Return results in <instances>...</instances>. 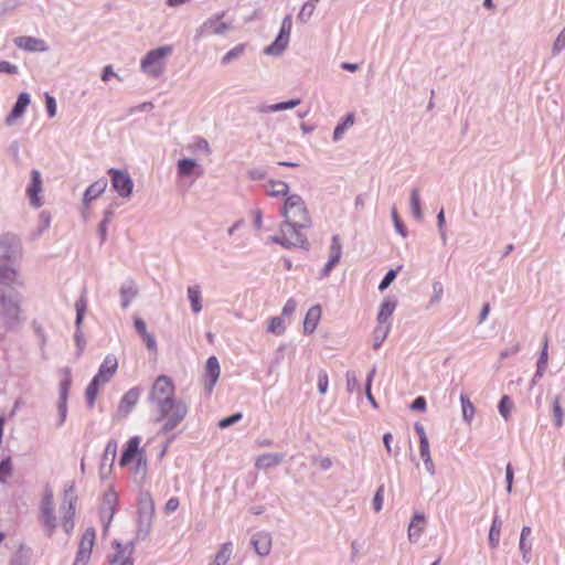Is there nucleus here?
Here are the masks:
<instances>
[{"instance_id": "nucleus-1", "label": "nucleus", "mask_w": 565, "mask_h": 565, "mask_svg": "<svg viewBox=\"0 0 565 565\" xmlns=\"http://www.w3.org/2000/svg\"><path fill=\"white\" fill-rule=\"evenodd\" d=\"M174 384L166 375H160L156 379L150 390L149 399L153 403L159 414L166 415L168 413V405L174 402Z\"/></svg>"}, {"instance_id": "nucleus-2", "label": "nucleus", "mask_w": 565, "mask_h": 565, "mask_svg": "<svg viewBox=\"0 0 565 565\" xmlns=\"http://www.w3.org/2000/svg\"><path fill=\"white\" fill-rule=\"evenodd\" d=\"M281 215L285 220L291 221L300 227H308L311 223L306 203L298 194H290L286 198L281 207Z\"/></svg>"}, {"instance_id": "nucleus-3", "label": "nucleus", "mask_w": 565, "mask_h": 565, "mask_svg": "<svg viewBox=\"0 0 565 565\" xmlns=\"http://www.w3.org/2000/svg\"><path fill=\"white\" fill-rule=\"evenodd\" d=\"M140 444L141 438L139 436H134L127 441L119 459L120 467H131L135 473L146 470L147 458L145 449L140 447Z\"/></svg>"}, {"instance_id": "nucleus-4", "label": "nucleus", "mask_w": 565, "mask_h": 565, "mask_svg": "<svg viewBox=\"0 0 565 565\" xmlns=\"http://www.w3.org/2000/svg\"><path fill=\"white\" fill-rule=\"evenodd\" d=\"M173 47L164 45L149 51L140 63L141 70L151 77H159L164 72L166 60L172 54Z\"/></svg>"}, {"instance_id": "nucleus-5", "label": "nucleus", "mask_w": 565, "mask_h": 565, "mask_svg": "<svg viewBox=\"0 0 565 565\" xmlns=\"http://www.w3.org/2000/svg\"><path fill=\"white\" fill-rule=\"evenodd\" d=\"M39 520L46 535L51 537L58 524V518L55 514L53 493L51 490H46L43 494Z\"/></svg>"}, {"instance_id": "nucleus-6", "label": "nucleus", "mask_w": 565, "mask_h": 565, "mask_svg": "<svg viewBox=\"0 0 565 565\" xmlns=\"http://www.w3.org/2000/svg\"><path fill=\"white\" fill-rule=\"evenodd\" d=\"M300 225L294 224V222L285 220L280 227V235L276 238L278 243L284 246H302L306 243V237L301 234Z\"/></svg>"}, {"instance_id": "nucleus-7", "label": "nucleus", "mask_w": 565, "mask_h": 565, "mask_svg": "<svg viewBox=\"0 0 565 565\" xmlns=\"http://www.w3.org/2000/svg\"><path fill=\"white\" fill-rule=\"evenodd\" d=\"M188 413L186 405L181 401H174L168 405V413L166 415L159 414L157 422L166 419L163 431L168 433L174 429Z\"/></svg>"}, {"instance_id": "nucleus-8", "label": "nucleus", "mask_w": 565, "mask_h": 565, "mask_svg": "<svg viewBox=\"0 0 565 565\" xmlns=\"http://www.w3.org/2000/svg\"><path fill=\"white\" fill-rule=\"evenodd\" d=\"M108 174L110 175L114 190L121 198H129L134 188L130 175L127 172L117 169H109Z\"/></svg>"}, {"instance_id": "nucleus-9", "label": "nucleus", "mask_w": 565, "mask_h": 565, "mask_svg": "<svg viewBox=\"0 0 565 565\" xmlns=\"http://www.w3.org/2000/svg\"><path fill=\"white\" fill-rule=\"evenodd\" d=\"M95 544L94 530H86L81 537L78 551L73 565H87Z\"/></svg>"}, {"instance_id": "nucleus-10", "label": "nucleus", "mask_w": 565, "mask_h": 565, "mask_svg": "<svg viewBox=\"0 0 565 565\" xmlns=\"http://www.w3.org/2000/svg\"><path fill=\"white\" fill-rule=\"evenodd\" d=\"M292 28V21L291 17L287 15L284 18L281 22L280 32L276 39V41L266 47L265 53L266 54H280L288 45L289 38L291 33Z\"/></svg>"}, {"instance_id": "nucleus-11", "label": "nucleus", "mask_w": 565, "mask_h": 565, "mask_svg": "<svg viewBox=\"0 0 565 565\" xmlns=\"http://www.w3.org/2000/svg\"><path fill=\"white\" fill-rule=\"evenodd\" d=\"M43 190V182L41 178V173L39 170H32L31 172V182L26 189V195L30 200V203L34 207H40L42 205V198L40 193Z\"/></svg>"}, {"instance_id": "nucleus-12", "label": "nucleus", "mask_w": 565, "mask_h": 565, "mask_svg": "<svg viewBox=\"0 0 565 565\" xmlns=\"http://www.w3.org/2000/svg\"><path fill=\"white\" fill-rule=\"evenodd\" d=\"M115 553L113 557L109 559L110 563H119V565H134L132 554L135 551V546L132 543L121 544L115 542L113 544Z\"/></svg>"}, {"instance_id": "nucleus-13", "label": "nucleus", "mask_w": 565, "mask_h": 565, "mask_svg": "<svg viewBox=\"0 0 565 565\" xmlns=\"http://www.w3.org/2000/svg\"><path fill=\"white\" fill-rule=\"evenodd\" d=\"M138 513L141 522L150 525L154 515V502L150 493L146 492L141 494L138 500Z\"/></svg>"}, {"instance_id": "nucleus-14", "label": "nucleus", "mask_w": 565, "mask_h": 565, "mask_svg": "<svg viewBox=\"0 0 565 565\" xmlns=\"http://www.w3.org/2000/svg\"><path fill=\"white\" fill-rule=\"evenodd\" d=\"M118 369V361L114 355H107L99 366L98 373L94 376L104 384L108 383L116 374Z\"/></svg>"}, {"instance_id": "nucleus-15", "label": "nucleus", "mask_w": 565, "mask_h": 565, "mask_svg": "<svg viewBox=\"0 0 565 565\" xmlns=\"http://www.w3.org/2000/svg\"><path fill=\"white\" fill-rule=\"evenodd\" d=\"M14 44L19 49L29 52H44L47 50L46 43L43 40L33 36H18L14 39Z\"/></svg>"}, {"instance_id": "nucleus-16", "label": "nucleus", "mask_w": 565, "mask_h": 565, "mask_svg": "<svg viewBox=\"0 0 565 565\" xmlns=\"http://www.w3.org/2000/svg\"><path fill=\"white\" fill-rule=\"evenodd\" d=\"M140 397L139 388H131L125 393L118 405V413L121 416H127L137 405Z\"/></svg>"}, {"instance_id": "nucleus-17", "label": "nucleus", "mask_w": 565, "mask_h": 565, "mask_svg": "<svg viewBox=\"0 0 565 565\" xmlns=\"http://www.w3.org/2000/svg\"><path fill=\"white\" fill-rule=\"evenodd\" d=\"M342 255V245L340 237L338 235H334L332 237L330 252H329V260L324 266L323 274L329 275V273L332 270V268L339 263Z\"/></svg>"}, {"instance_id": "nucleus-18", "label": "nucleus", "mask_w": 565, "mask_h": 565, "mask_svg": "<svg viewBox=\"0 0 565 565\" xmlns=\"http://www.w3.org/2000/svg\"><path fill=\"white\" fill-rule=\"evenodd\" d=\"M252 544L258 555L266 556L271 548V537L268 533L259 532L253 536Z\"/></svg>"}, {"instance_id": "nucleus-19", "label": "nucleus", "mask_w": 565, "mask_h": 565, "mask_svg": "<svg viewBox=\"0 0 565 565\" xmlns=\"http://www.w3.org/2000/svg\"><path fill=\"white\" fill-rule=\"evenodd\" d=\"M0 303H1L2 313L7 319H9L11 321L19 320L20 306H19L18 300L7 298L3 296L0 299Z\"/></svg>"}, {"instance_id": "nucleus-20", "label": "nucleus", "mask_w": 565, "mask_h": 565, "mask_svg": "<svg viewBox=\"0 0 565 565\" xmlns=\"http://www.w3.org/2000/svg\"><path fill=\"white\" fill-rule=\"evenodd\" d=\"M30 105V96L28 93H21L18 97V100L11 110L10 115L7 117V124H13L18 118H20L26 107Z\"/></svg>"}, {"instance_id": "nucleus-21", "label": "nucleus", "mask_w": 565, "mask_h": 565, "mask_svg": "<svg viewBox=\"0 0 565 565\" xmlns=\"http://www.w3.org/2000/svg\"><path fill=\"white\" fill-rule=\"evenodd\" d=\"M321 319V308L320 306H313L311 307L303 321V331L305 333H312Z\"/></svg>"}, {"instance_id": "nucleus-22", "label": "nucleus", "mask_w": 565, "mask_h": 565, "mask_svg": "<svg viewBox=\"0 0 565 565\" xmlns=\"http://www.w3.org/2000/svg\"><path fill=\"white\" fill-rule=\"evenodd\" d=\"M75 508L72 503L60 510L61 526L70 535L74 529Z\"/></svg>"}, {"instance_id": "nucleus-23", "label": "nucleus", "mask_w": 565, "mask_h": 565, "mask_svg": "<svg viewBox=\"0 0 565 565\" xmlns=\"http://www.w3.org/2000/svg\"><path fill=\"white\" fill-rule=\"evenodd\" d=\"M107 188V181L105 179H99L90 184L84 194V203L88 205L92 201L97 199L100 194L105 192Z\"/></svg>"}, {"instance_id": "nucleus-24", "label": "nucleus", "mask_w": 565, "mask_h": 565, "mask_svg": "<svg viewBox=\"0 0 565 565\" xmlns=\"http://www.w3.org/2000/svg\"><path fill=\"white\" fill-rule=\"evenodd\" d=\"M425 530V516L420 513L414 515L408 526V537L411 541H417Z\"/></svg>"}, {"instance_id": "nucleus-25", "label": "nucleus", "mask_w": 565, "mask_h": 565, "mask_svg": "<svg viewBox=\"0 0 565 565\" xmlns=\"http://www.w3.org/2000/svg\"><path fill=\"white\" fill-rule=\"evenodd\" d=\"M205 376L209 381V388L211 390L220 376V364L215 356H210L206 361Z\"/></svg>"}, {"instance_id": "nucleus-26", "label": "nucleus", "mask_w": 565, "mask_h": 565, "mask_svg": "<svg viewBox=\"0 0 565 565\" xmlns=\"http://www.w3.org/2000/svg\"><path fill=\"white\" fill-rule=\"evenodd\" d=\"M71 384H72L71 371H70V369H65L63 372V380L61 381V384H60V399H61L60 408L63 411H65V408H66L67 395H68Z\"/></svg>"}, {"instance_id": "nucleus-27", "label": "nucleus", "mask_w": 565, "mask_h": 565, "mask_svg": "<svg viewBox=\"0 0 565 565\" xmlns=\"http://www.w3.org/2000/svg\"><path fill=\"white\" fill-rule=\"evenodd\" d=\"M419 452L427 471L434 473V462L430 457L429 443L427 436H420Z\"/></svg>"}, {"instance_id": "nucleus-28", "label": "nucleus", "mask_w": 565, "mask_h": 565, "mask_svg": "<svg viewBox=\"0 0 565 565\" xmlns=\"http://www.w3.org/2000/svg\"><path fill=\"white\" fill-rule=\"evenodd\" d=\"M282 460V457L277 454H267L258 457L256 459V468L257 469H268L277 466Z\"/></svg>"}, {"instance_id": "nucleus-29", "label": "nucleus", "mask_w": 565, "mask_h": 565, "mask_svg": "<svg viewBox=\"0 0 565 565\" xmlns=\"http://www.w3.org/2000/svg\"><path fill=\"white\" fill-rule=\"evenodd\" d=\"M267 194L270 196H288L289 185L282 181H271L267 185Z\"/></svg>"}, {"instance_id": "nucleus-30", "label": "nucleus", "mask_w": 565, "mask_h": 565, "mask_svg": "<svg viewBox=\"0 0 565 565\" xmlns=\"http://www.w3.org/2000/svg\"><path fill=\"white\" fill-rule=\"evenodd\" d=\"M233 553V544L231 542H226L220 546V550L217 551L215 558L213 561L214 565H225Z\"/></svg>"}, {"instance_id": "nucleus-31", "label": "nucleus", "mask_w": 565, "mask_h": 565, "mask_svg": "<svg viewBox=\"0 0 565 565\" xmlns=\"http://www.w3.org/2000/svg\"><path fill=\"white\" fill-rule=\"evenodd\" d=\"M104 385L105 384L103 382H100L99 380H97L96 377H93V380L88 384L86 392H85V396H86V401L90 407L94 406L95 401L98 395V392H99V388Z\"/></svg>"}, {"instance_id": "nucleus-32", "label": "nucleus", "mask_w": 565, "mask_h": 565, "mask_svg": "<svg viewBox=\"0 0 565 565\" xmlns=\"http://www.w3.org/2000/svg\"><path fill=\"white\" fill-rule=\"evenodd\" d=\"M501 521L498 516H494L490 531H489V544L491 548H497L500 542V535H501Z\"/></svg>"}, {"instance_id": "nucleus-33", "label": "nucleus", "mask_w": 565, "mask_h": 565, "mask_svg": "<svg viewBox=\"0 0 565 565\" xmlns=\"http://www.w3.org/2000/svg\"><path fill=\"white\" fill-rule=\"evenodd\" d=\"M532 535V529L530 526H523L520 536V550L525 558L532 550V544L529 542Z\"/></svg>"}, {"instance_id": "nucleus-34", "label": "nucleus", "mask_w": 565, "mask_h": 565, "mask_svg": "<svg viewBox=\"0 0 565 565\" xmlns=\"http://www.w3.org/2000/svg\"><path fill=\"white\" fill-rule=\"evenodd\" d=\"M188 295L191 302L192 310L198 313L202 309L201 291L199 286H191L188 288Z\"/></svg>"}, {"instance_id": "nucleus-35", "label": "nucleus", "mask_w": 565, "mask_h": 565, "mask_svg": "<svg viewBox=\"0 0 565 565\" xmlns=\"http://www.w3.org/2000/svg\"><path fill=\"white\" fill-rule=\"evenodd\" d=\"M395 310V302L388 299L384 300L381 305L377 319L381 323L386 322Z\"/></svg>"}, {"instance_id": "nucleus-36", "label": "nucleus", "mask_w": 565, "mask_h": 565, "mask_svg": "<svg viewBox=\"0 0 565 565\" xmlns=\"http://www.w3.org/2000/svg\"><path fill=\"white\" fill-rule=\"evenodd\" d=\"M76 309V324L79 326L84 319V315L87 309V297L86 292H83L78 300L75 302Z\"/></svg>"}, {"instance_id": "nucleus-37", "label": "nucleus", "mask_w": 565, "mask_h": 565, "mask_svg": "<svg viewBox=\"0 0 565 565\" xmlns=\"http://www.w3.org/2000/svg\"><path fill=\"white\" fill-rule=\"evenodd\" d=\"M460 402H461V406H462L463 419L467 420L468 423H470L475 416V411H476L475 406L471 403V401L465 395L460 396Z\"/></svg>"}, {"instance_id": "nucleus-38", "label": "nucleus", "mask_w": 565, "mask_h": 565, "mask_svg": "<svg viewBox=\"0 0 565 565\" xmlns=\"http://www.w3.org/2000/svg\"><path fill=\"white\" fill-rule=\"evenodd\" d=\"M120 295L122 298L121 306L122 308H128L131 300L136 297L137 290L132 285L122 286L120 289Z\"/></svg>"}, {"instance_id": "nucleus-39", "label": "nucleus", "mask_w": 565, "mask_h": 565, "mask_svg": "<svg viewBox=\"0 0 565 565\" xmlns=\"http://www.w3.org/2000/svg\"><path fill=\"white\" fill-rule=\"evenodd\" d=\"M17 273L8 266H0V285H11L15 281Z\"/></svg>"}, {"instance_id": "nucleus-40", "label": "nucleus", "mask_w": 565, "mask_h": 565, "mask_svg": "<svg viewBox=\"0 0 565 565\" xmlns=\"http://www.w3.org/2000/svg\"><path fill=\"white\" fill-rule=\"evenodd\" d=\"M246 50V44H238L232 50H230L222 58V64H230L233 60L239 57L244 54Z\"/></svg>"}, {"instance_id": "nucleus-41", "label": "nucleus", "mask_w": 565, "mask_h": 565, "mask_svg": "<svg viewBox=\"0 0 565 565\" xmlns=\"http://www.w3.org/2000/svg\"><path fill=\"white\" fill-rule=\"evenodd\" d=\"M411 209H412L413 215L417 220H420L423 214H422V209H420L419 192L417 189H414L411 193Z\"/></svg>"}, {"instance_id": "nucleus-42", "label": "nucleus", "mask_w": 565, "mask_h": 565, "mask_svg": "<svg viewBox=\"0 0 565 565\" xmlns=\"http://www.w3.org/2000/svg\"><path fill=\"white\" fill-rule=\"evenodd\" d=\"M286 327L284 320L280 317H271L268 321V331L280 335L285 332Z\"/></svg>"}, {"instance_id": "nucleus-43", "label": "nucleus", "mask_w": 565, "mask_h": 565, "mask_svg": "<svg viewBox=\"0 0 565 565\" xmlns=\"http://www.w3.org/2000/svg\"><path fill=\"white\" fill-rule=\"evenodd\" d=\"M12 476V461L7 457L0 462V482L4 483Z\"/></svg>"}, {"instance_id": "nucleus-44", "label": "nucleus", "mask_w": 565, "mask_h": 565, "mask_svg": "<svg viewBox=\"0 0 565 565\" xmlns=\"http://www.w3.org/2000/svg\"><path fill=\"white\" fill-rule=\"evenodd\" d=\"M195 167L196 163L192 159H182L178 162V171L181 175H190Z\"/></svg>"}, {"instance_id": "nucleus-45", "label": "nucleus", "mask_w": 565, "mask_h": 565, "mask_svg": "<svg viewBox=\"0 0 565 565\" xmlns=\"http://www.w3.org/2000/svg\"><path fill=\"white\" fill-rule=\"evenodd\" d=\"M548 361V337L544 335L540 359L537 361V370L542 371L546 367Z\"/></svg>"}, {"instance_id": "nucleus-46", "label": "nucleus", "mask_w": 565, "mask_h": 565, "mask_svg": "<svg viewBox=\"0 0 565 565\" xmlns=\"http://www.w3.org/2000/svg\"><path fill=\"white\" fill-rule=\"evenodd\" d=\"M512 408L513 402L508 395H504L499 403V412L504 417V419H509Z\"/></svg>"}, {"instance_id": "nucleus-47", "label": "nucleus", "mask_w": 565, "mask_h": 565, "mask_svg": "<svg viewBox=\"0 0 565 565\" xmlns=\"http://www.w3.org/2000/svg\"><path fill=\"white\" fill-rule=\"evenodd\" d=\"M318 390L323 395L328 391L329 386V377L326 371L321 370L318 373V381H317Z\"/></svg>"}, {"instance_id": "nucleus-48", "label": "nucleus", "mask_w": 565, "mask_h": 565, "mask_svg": "<svg viewBox=\"0 0 565 565\" xmlns=\"http://www.w3.org/2000/svg\"><path fill=\"white\" fill-rule=\"evenodd\" d=\"M315 8H316L315 2H312V1H310V2H306V3L302 6V8H301V10H300V12H299V14H298V18H299L301 21H307V20L311 17V14H312V12H313Z\"/></svg>"}, {"instance_id": "nucleus-49", "label": "nucleus", "mask_w": 565, "mask_h": 565, "mask_svg": "<svg viewBox=\"0 0 565 565\" xmlns=\"http://www.w3.org/2000/svg\"><path fill=\"white\" fill-rule=\"evenodd\" d=\"M299 104H300V99H291L289 102L275 104V105L270 106L269 109L271 111H279V110L294 108V107L298 106Z\"/></svg>"}, {"instance_id": "nucleus-50", "label": "nucleus", "mask_w": 565, "mask_h": 565, "mask_svg": "<svg viewBox=\"0 0 565 565\" xmlns=\"http://www.w3.org/2000/svg\"><path fill=\"white\" fill-rule=\"evenodd\" d=\"M553 413L555 418L556 426H562L563 424V411L558 398H555L553 403Z\"/></svg>"}, {"instance_id": "nucleus-51", "label": "nucleus", "mask_w": 565, "mask_h": 565, "mask_svg": "<svg viewBox=\"0 0 565 565\" xmlns=\"http://www.w3.org/2000/svg\"><path fill=\"white\" fill-rule=\"evenodd\" d=\"M397 270L391 269L386 273L385 277L381 281L379 289L381 291L385 290L396 278Z\"/></svg>"}, {"instance_id": "nucleus-52", "label": "nucleus", "mask_w": 565, "mask_h": 565, "mask_svg": "<svg viewBox=\"0 0 565 565\" xmlns=\"http://www.w3.org/2000/svg\"><path fill=\"white\" fill-rule=\"evenodd\" d=\"M241 418H242V414L241 413L233 414V415H231L228 417H225V418L221 419L218 422V427L220 428H227L231 425L237 423Z\"/></svg>"}, {"instance_id": "nucleus-53", "label": "nucleus", "mask_w": 565, "mask_h": 565, "mask_svg": "<svg viewBox=\"0 0 565 565\" xmlns=\"http://www.w3.org/2000/svg\"><path fill=\"white\" fill-rule=\"evenodd\" d=\"M383 499H384V486H381L373 499V507L376 512H379L382 509L383 505Z\"/></svg>"}, {"instance_id": "nucleus-54", "label": "nucleus", "mask_w": 565, "mask_h": 565, "mask_svg": "<svg viewBox=\"0 0 565 565\" xmlns=\"http://www.w3.org/2000/svg\"><path fill=\"white\" fill-rule=\"evenodd\" d=\"M179 505V499L177 497H172L166 502L163 510L167 514H171L178 510Z\"/></svg>"}, {"instance_id": "nucleus-55", "label": "nucleus", "mask_w": 565, "mask_h": 565, "mask_svg": "<svg viewBox=\"0 0 565 565\" xmlns=\"http://www.w3.org/2000/svg\"><path fill=\"white\" fill-rule=\"evenodd\" d=\"M565 47V28L562 30V32L558 34L556 41L553 45V54H557Z\"/></svg>"}, {"instance_id": "nucleus-56", "label": "nucleus", "mask_w": 565, "mask_h": 565, "mask_svg": "<svg viewBox=\"0 0 565 565\" xmlns=\"http://www.w3.org/2000/svg\"><path fill=\"white\" fill-rule=\"evenodd\" d=\"M296 308H297L296 300L294 298H290V299L287 300V302L282 307V315L285 317H290L296 311Z\"/></svg>"}, {"instance_id": "nucleus-57", "label": "nucleus", "mask_w": 565, "mask_h": 565, "mask_svg": "<svg viewBox=\"0 0 565 565\" xmlns=\"http://www.w3.org/2000/svg\"><path fill=\"white\" fill-rule=\"evenodd\" d=\"M347 386L349 392H353L354 390H359V381L354 373L349 372L347 374Z\"/></svg>"}, {"instance_id": "nucleus-58", "label": "nucleus", "mask_w": 565, "mask_h": 565, "mask_svg": "<svg viewBox=\"0 0 565 565\" xmlns=\"http://www.w3.org/2000/svg\"><path fill=\"white\" fill-rule=\"evenodd\" d=\"M375 374V370H372L367 376V380H366V387H365V392H366V397L367 399L374 405L376 406V402L371 393V384H372V380H373V376Z\"/></svg>"}, {"instance_id": "nucleus-59", "label": "nucleus", "mask_w": 565, "mask_h": 565, "mask_svg": "<svg viewBox=\"0 0 565 565\" xmlns=\"http://www.w3.org/2000/svg\"><path fill=\"white\" fill-rule=\"evenodd\" d=\"M0 73L15 74L18 73V67L8 61H1Z\"/></svg>"}, {"instance_id": "nucleus-60", "label": "nucleus", "mask_w": 565, "mask_h": 565, "mask_svg": "<svg viewBox=\"0 0 565 565\" xmlns=\"http://www.w3.org/2000/svg\"><path fill=\"white\" fill-rule=\"evenodd\" d=\"M141 338H142L143 342L146 343V347L149 350L156 351L157 343H156L154 337L151 333L147 332V333L142 334Z\"/></svg>"}, {"instance_id": "nucleus-61", "label": "nucleus", "mask_w": 565, "mask_h": 565, "mask_svg": "<svg viewBox=\"0 0 565 565\" xmlns=\"http://www.w3.org/2000/svg\"><path fill=\"white\" fill-rule=\"evenodd\" d=\"M505 479H507V491L510 493L512 491L513 483V469L511 463H508L505 469Z\"/></svg>"}, {"instance_id": "nucleus-62", "label": "nucleus", "mask_w": 565, "mask_h": 565, "mask_svg": "<svg viewBox=\"0 0 565 565\" xmlns=\"http://www.w3.org/2000/svg\"><path fill=\"white\" fill-rule=\"evenodd\" d=\"M46 108L50 117H54L56 114V103L55 99L46 94Z\"/></svg>"}, {"instance_id": "nucleus-63", "label": "nucleus", "mask_w": 565, "mask_h": 565, "mask_svg": "<svg viewBox=\"0 0 565 565\" xmlns=\"http://www.w3.org/2000/svg\"><path fill=\"white\" fill-rule=\"evenodd\" d=\"M392 215H393V218H394V223H395V227L397 230V232L402 235V236H406V231H405V227L404 225L402 224L398 215H397V212L395 209H393L392 211Z\"/></svg>"}, {"instance_id": "nucleus-64", "label": "nucleus", "mask_w": 565, "mask_h": 565, "mask_svg": "<svg viewBox=\"0 0 565 565\" xmlns=\"http://www.w3.org/2000/svg\"><path fill=\"white\" fill-rule=\"evenodd\" d=\"M134 326L136 331L140 334V337L148 332L145 321L140 318H135Z\"/></svg>"}]
</instances>
